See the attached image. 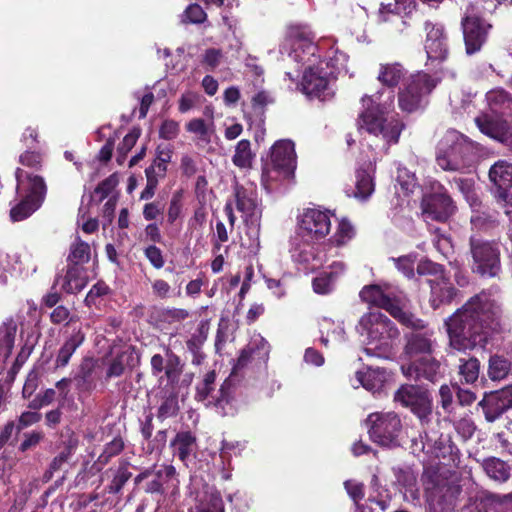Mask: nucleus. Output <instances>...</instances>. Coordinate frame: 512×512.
<instances>
[{"mask_svg": "<svg viewBox=\"0 0 512 512\" xmlns=\"http://www.w3.org/2000/svg\"><path fill=\"white\" fill-rule=\"evenodd\" d=\"M501 304L491 293L481 292L449 317L445 325L451 348L467 351L483 346L500 325Z\"/></svg>", "mask_w": 512, "mask_h": 512, "instance_id": "1", "label": "nucleus"}, {"mask_svg": "<svg viewBox=\"0 0 512 512\" xmlns=\"http://www.w3.org/2000/svg\"><path fill=\"white\" fill-rule=\"evenodd\" d=\"M394 98L392 90L365 95L361 99L362 111L358 117L359 130L367 133L369 145L385 153L398 143L405 127L399 118L389 115Z\"/></svg>", "mask_w": 512, "mask_h": 512, "instance_id": "2", "label": "nucleus"}, {"mask_svg": "<svg viewBox=\"0 0 512 512\" xmlns=\"http://www.w3.org/2000/svg\"><path fill=\"white\" fill-rule=\"evenodd\" d=\"M415 321L421 323V327L413 324L402 323L412 328L405 334V345L400 355V369L409 380H428L434 382L440 369V363L432 357L437 346L435 331L426 326L423 320L414 316Z\"/></svg>", "mask_w": 512, "mask_h": 512, "instance_id": "3", "label": "nucleus"}, {"mask_svg": "<svg viewBox=\"0 0 512 512\" xmlns=\"http://www.w3.org/2000/svg\"><path fill=\"white\" fill-rule=\"evenodd\" d=\"M356 331L368 347V355L387 358L392 352L394 342L399 337V330L385 314L370 311L361 316Z\"/></svg>", "mask_w": 512, "mask_h": 512, "instance_id": "4", "label": "nucleus"}, {"mask_svg": "<svg viewBox=\"0 0 512 512\" xmlns=\"http://www.w3.org/2000/svg\"><path fill=\"white\" fill-rule=\"evenodd\" d=\"M359 296L364 302L386 310L400 323L413 324L416 327L422 326L419 321L414 320V315L407 310L408 299L406 295L388 283L364 286Z\"/></svg>", "mask_w": 512, "mask_h": 512, "instance_id": "5", "label": "nucleus"}, {"mask_svg": "<svg viewBox=\"0 0 512 512\" xmlns=\"http://www.w3.org/2000/svg\"><path fill=\"white\" fill-rule=\"evenodd\" d=\"M17 180L16 192L19 202L10 210V217L13 221H22L37 211L47 193V186L42 176L29 173L21 168L15 172Z\"/></svg>", "mask_w": 512, "mask_h": 512, "instance_id": "6", "label": "nucleus"}, {"mask_svg": "<svg viewBox=\"0 0 512 512\" xmlns=\"http://www.w3.org/2000/svg\"><path fill=\"white\" fill-rule=\"evenodd\" d=\"M234 203L245 223V235L248 238V243L243 245L251 253L257 254L260 250L262 210L255 189L252 186L246 187L237 184L234 188Z\"/></svg>", "mask_w": 512, "mask_h": 512, "instance_id": "7", "label": "nucleus"}, {"mask_svg": "<svg viewBox=\"0 0 512 512\" xmlns=\"http://www.w3.org/2000/svg\"><path fill=\"white\" fill-rule=\"evenodd\" d=\"M473 143L456 130H448L438 144L436 162L445 171H458L469 165Z\"/></svg>", "mask_w": 512, "mask_h": 512, "instance_id": "8", "label": "nucleus"}, {"mask_svg": "<svg viewBox=\"0 0 512 512\" xmlns=\"http://www.w3.org/2000/svg\"><path fill=\"white\" fill-rule=\"evenodd\" d=\"M291 43L289 57L304 69L324 63L321 59L324 52V39L314 42V34L306 25H292L288 29Z\"/></svg>", "mask_w": 512, "mask_h": 512, "instance_id": "9", "label": "nucleus"}, {"mask_svg": "<svg viewBox=\"0 0 512 512\" xmlns=\"http://www.w3.org/2000/svg\"><path fill=\"white\" fill-rule=\"evenodd\" d=\"M437 81L429 74L417 72L408 76L398 92V105L404 112H415L427 103V97L436 87Z\"/></svg>", "mask_w": 512, "mask_h": 512, "instance_id": "10", "label": "nucleus"}, {"mask_svg": "<svg viewBox=\"0 0 512 512\" xmlns=\"http://www.w3.org/2000/svg\"><path fill=\"white\" fill-rule=\"evenodd\" d=\"M215 379L214 371H210L204 376L196 387V400L204 403L207 407H214L217 413L223 416L234 415L237 412V405L231 394V383L224 382L220 389L216 391Z\"/></svg>", "mask_w": 512, "mask_h": 512, "instance_id": "11", "label": "nucleus"}, {"mask_svg": "<svg viewBox=\"0 0 512 512\" xmlns=\"http://www.w3.org/2000/svg\"><path fill=\"white\" fill-rule=\"evenodd\" d=\"M366 424L373 442L384 447H396L400 444L402 433L400 417L394 412L371 413Z\"/></svg>", "mask_w": 512, "mask_h": 512, "instance_id": "12", "label": "nucleus"}, {"mask_svg": "<svg viewBox=\"0 0 512 512\" xmlns=\"http://www.w3.org/2000/svg\"><path fill=\"white\" fill-rule=\"evenodd\" d=\"M460 486L435 474L426 482L429 512H452L460 494Z\"/></svg>", "mask_w": 512, "mask_h": 512, "instance_id": "13", "label": "nucleus"}, {"mask_svg": "<svg viewBox=\"0 0 512 512\" xmlns=\"http://www.w3.org/2000/svg\"><path fill=\"white\" fill-rule=\"evenodd\" d=\"M334 77L324 68V63L303 70L298 89L308 98L320 101L334 96Z\"/></svg>", "mask_w": 512, "mask_h": 512, "instance_id": "14", "label": "nucleus"}, {"mask_svg": "<svg viewBox=\"0 0 512 512\" xmlns=\"http://www.w3.org/2000/svg\"><path fill=\"white\" fill-rule=\"evenodd\" d=\"M334 214L322 207L305 208L298 216V233L312 241H322L331 232Z\"/></svg>", "mask_w": 512, "mask_h": 512, "instance_id": "15", "label": "nucleus"}, {"mask_svg": "<svg viewBox=\"0 0 512 512\" xmlns=\"http://www.w3.org/2000/svg\"><path fill=\"white\" fill-rule=\"evenodd\" d=\"M394 400L403 407L409 408L421 421L432 412V398L427 390L419 386L402 385L394 395Z\"/></svg>", "mask_w": 512, "mask_h": 512, "instance_id": "16", "label": "nucleus"}, {"mask_svg": "<svg viewBox=\"0 0 512 512\" xmlns=\"http://www.w3.org/2000/svg\"><path fill=\"white\" fill-rule=\"evenodd\" d=\"M421 209L425 221L444 222L454 214L456 206L446 190L438 185L433 193L423 197Z\"/></svg>", "mask_w": 512, "mask_h": 512, "instance_id": "17", "label": "nucleus"}, {"mask_svg": "<svg viewBox=\"0 0 512 512\" xmlns=\"http://www.w3.org/2000/svg\"><path fill=\"white\" fill-rule=\"evenodd\" d=\"M471 252L478 273L489 277L497 275L500 270L499 251L493 244L471 238Z\"/></svg>", "mask_w": 512, "mask_h": 512, "instance_id": "18", "label": "nucleus"}, {"mask_svg": "<svg viewBox=\"0 0 512 512\" xmlns=\"http://www.w3.org/2000/svg\"><path fill=\"white\" fill-rule=\"evenodd\" d=\"M462 512H512V492L503 495L480 493L469 499Z\"/></svg>", "mask_w": 512, "mask_h": 512, "instance_id": "19", "label": "nucleus"}, {"mask_svg": "<svg viewBox=\"0 0 512 512\" xmlns=\"http://www.w3.org/2000/svg\"><path fill=\"white\" fill-rule=\"evenodd\" d=\"M316 241L297 233L291 239L290 253L294 262L303 265L306 270H315L322 266V259L315 246Z\"/></svg>", "mask_w": 512, "mask_h": 512, "instance_id": "20", "label": "nucleus"}, {"mask_svg": "<svg viewBox=\"0 0 512 512\" xmlns=\"http://www.w3.org/2000/svg\"><path fill=\"white\" fill-rule=\"evenodd\" d=\"M489 26L477 15L467 14L462 20L466 54L479 52L487 39Z\"/></svg>", "mask_w": 512, "mask_h": 512, "instance_id": "21", "label": "nucleus"}, {"mask_svg": "<svg viewBox=\"0 0 512 512\" xmlns=\"http://www.w3.org/2000/svg\"><path fill=\"white\" fill-rule=\"evenodd\" d=\"M425 51L429 60L443 61L448 56V41L444 27L438 23L425 22Z\"/></svg>", "mask_w": 512, "mask_h": 512, "instance_id": "22", "label": "nucleus"}, {"mask_svg": "<svg viewBox=\"0 0 512 512\" xmlns=\"http://www.w3.org/2000/svg\"><path fill=\"white\" fill-rule=\"evenodd\" d=\"M489 178L495 185V195L499 201L512 205V164L500 160L489 170Z\"/></svg>", "mask_w": 512, "mask_h": 512, "instance_id": "23", "label": "nucleus"}, {"mask_svg": "<svg viewBox=\"0 0 512 512\" xmlns=\"http://www.w3.org/2000/svg\"><path fill=\"white\" fill-rule=\"evenodd\" d=\"M375 171L376 164L372 161H367L356 169L353 197L359 201H366L371 197L375 191Z\"/></svg>", "mask_w": 512, "mask_h": 512, "instance_id": "24", "label": "nucleus"}, {"mask_svg": "<svg viewBox=\"0 0 512 512\" xmlns=\"http://www.w3.org/2000/svg\"><path fill=\"white\" fill-rule=\"evenodd\" d=\"M294 171L265 162L262 169L261 184L267 193L281 192Z\"/></svg>", "mask_w": 512, "mask_h": 512, "instance_id": "25", "label": "nucleus"}, {"mask_svg": "<svg viewBox=\"0 0 512 512\" xmlns=\"http://www.w3.org/2000/svg\"><path fill=\"white\" fill-rule=\"evenodd\" d=\"M65 340L59 348L56 358L55 367L64 368L69 364V361L75 351L83 344L85 334L81 326H73L71 331L66 330Z\"/></svg>", "mask_w": 512, "mask_h": 512, "instance_id": "26", "label": "nucleus"}, {"mask_svg": "<svg viewBox=\"0 0 512 512\" xmlns=\"http://www.w3.org/2000/svg\"><path fill=\"white\" fill-rule=\"evenodd\" d=\"M431 288L430 303L436 309L442 304L450 303L457 296V289L453 287L445 274L437 278L427 279Z\"/></svg>", "mask_w": 512, "mask_h": 512, "instance_id": "27", "label": "nucleus"}, {"mask_svg": "<svg viewBox=\"0 0 512 512\" xmlns=\"http://www.w3.org/2000/svg\"><path fill=\"white\" fill-rule=\"evenodd\" d=\"M324 68L335 78L339 74H348V55L336 47L332 39H324Z\"/></svg>", "mask_w": 512, "mask_h": 512, "instance_id": "28", "label": "nucleus"}, {"mask_svg": "<svg viewBox=\"0 0 512 512\" xmlns=\"http://www.w3.org/2000/svg\"><path fill=\"white\" fill-rule=\"evenodd\" d=\"M266 162L294 171L296 153L294 143L290 140H279L271 148L270 159Z\"/></svg>", "mask_w": 512, "mask_h": 512, "instance_id": "29", "label": "nucleus"}, {"mask_svg": "<svg viewBox=\"0 0 512 512\" xmlns=\"http://www.w3.org/2000/svg\"><path fill=\"white\" fill-rule=\"evenodd\" d=\"M176 476V469L171 466H164L161 469H159L157 472L152 473L149 471L143 472L139 474L135 478V482L139 484L144 479H148V482L146 484V492L149 493H161L162 492V486L167 481H175L173 483V486H175L178 481L175 479Z\"/></svg>", "mask_w": 512, "mask_h": 512, "instance_id": "30", "label": "nucleus"}, {"mask_svg": "<svg viewBox=\"0 0 512 512\" xmlns=\"http://www.w3.org/2000/svg\"><path fill=\"white\" fill-rule=\"evenodd\" d=\"M97 360L92 357H85L81 361L74 376L76 387L80 392H91L96 387Z\"/></svg>", "mask_w": 512, "mask_h": 512, "instance_id": "31", "label": "nucleus"}, {"mask_svg": "<svg viewBox=\"0 0 512 512\" xmlns=\"http://www.w3.org/2000/svg\"><path fill=\"white\" fill-rule=\"evenodd\" d=\"M414 7L405 6L404 3L398 4L397 0H395V3H381L377 13V21L379 23H395L397 25L396 30L401 33L406 27V21L400 15L401 13L410 12Z\"/></svg>", "mask_w": 512, "mask_h": 512, "instance_id": "32", "label": "nucleus"}, {"mask_svg": "<svg viewBox=\"0 0 512 512\" xmlns=\"http://www.w3.org/2000/svg\"><path fill=\"white\" fill-rule=\"evenodd\" d=\"M174 455L179 458L186 466L195 457L197 452V443L195 436L187 431L176 434L171 442Z\"/></svg>", "mask_w": 512, "mask_h": 512, "instance_id": "33", "label": "nucleus"}, {"mask_svg": "<svg viewBox=\"0 0 512 512\" xmlns=\"http://www.w3.org/2000/svg\"><path fill=\"white\" fill-rule=\"evenodd\" d=\"M270 353V344L268 341L259 333H254L249 343L241 351L238 358L240 365L246 364L250 358H258L263 361H267Z\"/></svg>", "mask_w": 512, "mask_h": 512, "instance_id": "34", "label": "nucleus"}, {"mask_svg": "<svg viewBox=\"0 0 512 512\" xmlns=\"http://www.w3.org/2000/svg\"><path fill=\"white\" fill-rule=\"evenodd\" d=\"M387 372L382 368H365L357 371L355 378L358 383L372 393L379 392L387 381Z\"/></svg>", "mask_w": 512, "mask_h": 512, "instance_id": "35", "label": "nucleus"}, {"mask_svg": "<svg viewBox=\"0 0 512 512\" xmlns=\"http://www.w3.org/2000/svg\"><path fill=\"white\" fill-rule=\"evenodd\" d=\"M487 105L496 115H512V96L502 88H495L486 93Z\"/></svg>", "mask_w": 512, "mask_h": 512, "instance_id": "36", "label": "nucleus"}, {"mask_svg": "<svg viewBox=\"0 0 512 512\" xmlns=\"http://www.w3.org/2000/svg\"><path fill=\"white\" fill-rule=\"evenodd\" d=\"M479 130L499 141H504L507 135V123L500 119H494L487 114H483L475 119Z\"/></svg>", "mask_w": 512, "mask_h": 512, "instance_id": "37", "label": "nucleus"}, {"mask_svg": "<svg viewBox=\"0 0 512 512\" xmlns=\"http://www.w3.org/2000/svg\"><path fill=\"white\" fill-rule=\"evenodd\" d=\"M406 71L400 63H386L381 64L378 73V80L385 85L387 88L384 90H394L392 89L400 82H403L407 77H405Z\"/></svg>", "mask_w": 512, "mask_h": 512, "instance_id": "38", "label": "nucleus"}, {"mask_svg": "<svg viewBox=\"0 0 512 512\" xmlns=\"http://www.w3.org/2000/svg\"><path fill=\"white\" fill-rule=\"evenodd\" d=\"M17 333V322L8 319L0 326V362H5L14 347Z\"/></svg>", "mask_w": 512, "mask_h": 512, "instance_id": "39", "label": "nucleus"}, {"mask_svg": "<svg viewBox=\"0 0 512 512\" xmlns=\"http://www.w3.org/2000/svg\"><path fill=\"white\" fill-rule=\"evenodd\" d=\"M190 512H224V505L219 492L208 488L198 497L195 507Z\"/></svg>", "mask_w": 512, "mask_h": 512, "instance_id": "40", "label": "nucleus"}, {"mask_svg": "<svg viewBox=\"0 0 512 512\" xmlns=\"http://www.w3.org/2000/svg\"><path fill=\"white\" fill-rule=\"evenodd\" d=\"M207 335L208 325L202 322L186 342L187 350L192 354V363L195 365H200L204 359L201 348L207 339Z\"/></svg>", "mask_w": 512, "mask_h": 512, "instance_id": "41", "label": "nucleus"}, {"mask_svg": "<svg viewBox=\"0 0 512 512\" xmlns=\"http://www.w3.org/2000/svg\"><path fill=\"white\" fill-rule=\"evenodd\" d=\"M86 283V276L83 268L73 265L67 269L60 285L67 293H77L86 286Z\"/></svg>", "mask_w": 512, "mask_h": 512, "instance_id": "42", "label": "nucleus"}, {"mask_svg": "<svg viewBox=\"0 0 512 512\" xmlns=\"http://www.w3.org/2000/svg\"><path fill=\"white\" fill-rule=\"evenodd\" d=\"M481 466L487 476L494 481L505 482L510 477V467L499 458H486L482 461Z\"/></svg>", "mask_w": 512, "mask_h": 512, "instance_id": "43", "label": "nucleus"}, {"mask_svg": "<svg viewBox=\"0 0 512 512\" xmlns=\"http://www.w3.org/2000/svg\"><path fill=\"white\" fill-rule=\"evenodd\" d=\"M322 337L320 339L324 346H328L329 341L342 343L346 340V332L343 322H334L329 319H324L321 323Z\"/></svg>", "mask_w": 512, "mask_h": 512, "instance_id": "44", "label": "nucleus"}, {"mask_svg": "<svg viewBox=\"0 0 512 512\" xmlns=\"http://www.w3.org/2000/svg\"><path fill=\"white\" fill-rule=\"evenodd\" d=\"M479 405L482 406L485 418L488 422H494L509 409L495 393L485 397Z\"/></svg>", "mask_w": 512, "mask_h": 512, "instance_id": "45", "label": "nucleus"}, {"mask_svg": "<svg viewBox=\"0 0 512 512\" xmlns=\"http://www.w3.org/2000/svg\"><path fill=\"white\" fill-rule=\"evenodd\" d=\"M355 234L354 226L348 219L343 218L338 222L336 230L329 238V241L334 246L342 247L350 242L354 238Z\"/></svg>", "mask_w": 512, "mask_h": 512, "instance_id": "46", "label": "nucleus"}, {"mask_svg": "<svg viewBox=\"0 0 512 512\" xmlns=\"http://www.w3.org/2000/svg\"><path fill=\"white\" fill-rule=\"evenodd\" d=\"M133 355L129 350H124L117 354L109 363L106 370V379H111L121 376L125 368L130 365Z\"/></svg>", "mask_w": 512, "mask_h": 512, "instance_id": "47", "label": "nucleus"}, {"mask_svg": "<svg viewBox=\"0 0 512 512\" xmlns=\"http://www.w3.org/2000/svg\"><path fill=\"white\" fill-rule=\"evenodd\" d=\"M511 361L503 356L494 355L490 357L488 375L492 380L504 379L511 371Z\"/></svg>", "mask_w": 512, "mask_h": 512, "instance_id": "48", "label": "nucleus"}, {"mask_svg": "<svg viewBox=\"0 0 512 512\" xmlns=\"http://www.w3.org/2000/svg\"><path fill=\"white\" fill-rule=\"evenodd\" d=\"M252 159L250 141L246 139L240 140L235 147V153L232 157L233 164L242 169L249 168L252 164Z\"/></svg>", "mask_w": 512, "mask_h": 512, "instance_id": "49", "label": "nucleus"}, {"mask_svg": "<svg viewBox=\"0 0 512 512\" xmlns=\"http://www.w3.org/2000/svg\"><path fill=\"white\" fill-rule=\"evenodd\" d=\"M480 364L476 358L460 359L459 375L467 384H472L479 377Z\"/></svg>", "mask_w": 512, "mask_h": 512, "instance_id": "50", "label": "nucleus"}, {"mask_svg": "<svg viewBox=\"0 0 512 512\" xmlns=\"http://www.w3.org/2000/svg\"><path fill=\"white\" fill-rule=\"evenodd\" d=\"M397 184L400 186L404 195L413 193L417 186V179L415 174L410 172L407 168L399 165L397 167Z\"/></svg>", "mask_w": 512, "mask_h": 512, "instance_id": "51", "label": "nucleus"}, {"mask_svg": "<svg viewBox=\"0 0 512 512\" xmlns=\"http://www.w3.org/2000/svg\"><path fill=\"white\" fill-rule=\"evenodd\" d=\"M164 371L168 381L171 383L177 382L182 373L180 358L169 350H167L166 353V364Z\"/></svg>", "mask_w": 512, "mask_h": 512, "instance_id": "52", "label": "nucleus"}, {"mask_svg": "<svg viewBox=\"0 0 512 512\" xmlns=\"http://www.w3.org/2000/svg\"><path fill=\"white\" fill-rule=\"evenodd\" d=\"M454 184L460 190V192L464 195L466 200L470 203L472 208L478 206V200L474 193V182L469 178H455Z\"/></svg>", "mask_w": 512, "mask_h": 512, "instance_id": "53", "label": "nucleus"}, {"mask_svg": "<svg viewBox=\"0 0 512 512\" xmlns=\"http://www.w3.org/2000/svg\"><path fill=\"white\" fill-rule=\"evenodd\" d=\"M183 202L181 192H175L169 202L167 210V221L169 224H174L177 219L182 216Z\"/></svg>", "mask_w": 512, "mask_h": 512, "instance_id": "54", "label": "nucleus"}, {"mask_svg": "<svg viewBox=\"0 0 512 512\" xmlns=\"http://www.w3.org/2000/svg\"><path fill=\"white\" fill-rule=\"evenodd\" d=\"M185 127L189 133L195 134L200 140L209 141V127L202 118H194L190 120Z\"/></svg>", "mask_w": 512, "mask_h": 512, "instance_id": "55", "label": "nucleus"}, {"mask_svg": "<svg viewBox=\"0 0 512 512\" xmlns=\"http://www.w3.org/2000/svg\"><path fill=\"white\" fill-rule=\"evenodd\" d=\"M91 249L89 244L78 240L71 247L70 258L75 264L88 262L90 259Z\"/></svg>", "mask_w": 512, "mask_h": 512, "instance_id": "56", "label": "nucleus"}, {"mask_svg": "<svg viewBox=\"0 0 512 512\" xmlns=\"http://www.w3.org/2000/svg\"><path fill=\"white\" fill-rule=\"evenodd\" d=\"M50 320L53 324H66L69 325L70 330H72L73 326H78L74 321V316L71 315L70 311L60 305L54 308V310L50 314Z\"/></svg>", "mask_w": 512, "mask_h": 512, "instance_id": "57", "label": "nucleus"}, {"mask_svg": "<svg viewBox=\"0 0 512 512\" xmlns=\"http://www.w3.org/2000/svg\"><path fill=\"white\" fill-rule=\"evenodd\" d=\"M207 15L198 4H190L182 14V22L199 24L205 21Z\"/></svg>", "mask_w": 512, "mask_h": 512, "instance_id": "58", "label": "nucleus"}, {"mask_svg": "<svg viewBox=\"0 0 512 512\" xmlns=\"http://www.w3.org/2000/svg\"><path fill=\"white\" fill-rule=\"evenodd\" d=\"M200 95L197 92L186 91L178 101V110L180 113L185 114L194 109L199 103Z\"/></svg>", "mask_w": 512, "mask_h": 512, "instance_id": "59", "label": "nucleus"}, {"mask_svg": "<svg viewBox=\"0 0 512 512\" xmlns=\"http://www.w3.org/2000/svg\"><path fill=\"white\" fill-rule=\"evenodd\" d=\"M393 473L397 483L404 488H410L416 482V476L409 467H394Z\"/></svg>", "mask_w": 512, "mask_h": 512, "instance_id": "60", "label": "nucleus"}, {"mask_svg": "<svg viewBox=\"0 0 512 512\" xmlns=\"http://www.w3.org/2000/svg\"><path fill=\"white\" fill-rule=\"evenodd\" d=\"M166 171L165 160L153 161L145 170L146 179L147 181L153 180L158 186L159 180L165 177Z\"/></svg>", "mask_w": 512, "mask_h": 512, "instance_id": "61", "label": "nucleus"}, {"mask_svg": "<svg viewBox=\"0 0 512 512\" xmlns=\"http://www.w3.org/2000/svg\"><path fill=\"white\" fill-rule=\"evenodd\" d=\"M392 260L404 276L407 278H412L414 276V264L416 261L414 255H405L398 258H392Z\"/></svg>", "mask_w": 512, "mask_h": 512, "instance_id": "62", "label": "nucleus"}, {"mask_svg": "<svg viewBox=\"0 0 512 512\" xmlns=\"http://www.w3.org/2000/svg\"><path fill=\"white\" fill-rule=\"evenodd\" d=\"M454 426L457 433L465 440L470 439L476 430V426L469 416L455 421Z\"/></svg>", "mask_w": 512, "mask_h": 512, "instance_id": "63", "label": "nucleus"}, {"mask_svg": "<svg viewBox=\"0 0 512 512\" xmlns=\"http://www.w3.org/2000/svg\"><path fill=\"white\" fill-rule=\"evenodd\" d=\"M335 282L324 272L315 277L312 282L313 290L317 294H328L334 288Z\"/></svg>", "mask_w": 512, "mask_h": 512, "instance_id": "64", "label": "nucleus"}]
</instances>
